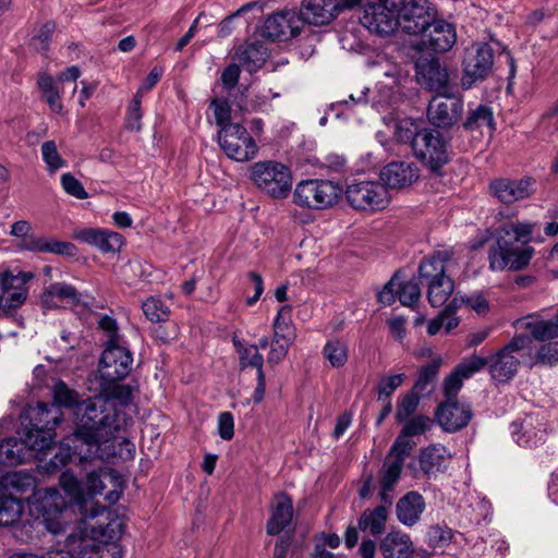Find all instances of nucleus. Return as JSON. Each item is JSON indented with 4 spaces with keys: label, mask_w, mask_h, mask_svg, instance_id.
<instances>
[{
    "label": "nucleus",
    "mask_w": 558,
    "mask_h": 558,
    "mask_svg": "<svg viewBox=\"0 0 558 558\" xmlns=\"http://www.w3.org/2000/svg\"><path fill=\"white\" fill-rule=\"evenodd\" d=\"M135 413L132 386H105L100 395L88 398L78 407L76 427L61 441L47 470L54 472L73 457L81 462L93 458L107 462L133 460L134 442L119 434L132 424Z\"/></svg>",
    "instance_id": "obj_1"
},
{
    "label": "nucleus",
    "mask_w": 558,
    "mask_h": 558,
    "mask_svg": "<svg viewBox=\"0 0 558 558\" xmlns=\"http://www.w3.org/2000/svg\"><path fill=\"white\" fill-rule=\"evenodd\" d=\"M59 484L70 500L52 487L37 492L29 505L31 514L40 520L45 529L53 535L63 533L72 522L74 507L82 514L80 524H83L85 520L95 519L105 511L104 506L93 502L94 496H104L109 505H114L123 492L122 476L107 466L87 473L84 487L69 470L61 473Z\"/></svg>",
    "instance_id": "obj_2"
},
{
    "label": "nucleus",
    "mask_w": 558,
    "mask_h": 558,
    "mask_svg": "<svg viewBox=\"0 0 558 558\" xmlns=\"http://www.w3.org/2000/svg\"><path fill=\"white\" fill-rule=\"evenodd\" d=\"M534 223L517 222L505 225L496 230V245L488 252L492 270H521L526 267L534 254L529 245L534 232Z\"/></svg>",
    "instance_id": "obj_3"
},
{
    "label": "nucleus",
    "mask_w": 558,
    "mask_h": 558,
    "mask_svg": "<svg viewBox=\"0 0 558 558\" xmlns=\"http://www.w3.org/2000/svg\"><path fill=\"white\" fill-rule=\"evenodd\" d=\"M98 325L107 337L98 366L101 384H118L131 373L133 355L119 331L116 319L104 315L99 318Z\"/></svg>",
    "instance_id": "obj_4"
},
{
    "label": "nucleus",
    "mask_w": 558,
    "mask_h": 558,
    "mask_svg": "<svg viewBox=\"0 0 558 558\" xmlns=\"http://www.w3.org/2000/svg\"><path fill=\"white\" fill-rule=\"evenodd\" d=\"M80 401L78 395L70 389L69 386H54L53 402H38L35 408L29 412V427L26 432L34 433V439H41V436H49V450L53 444L56 436L54 427L61 422L62 412L61 407L75 408V413L78 407L84 402Z\"/></svg>",
    "instance_id": "obj_5"
},
{
    "label": "nucleus",
    "mask_w": 558,
    "mask_h": 558,
    "mask_svg": "<svg viewBox=\"0 0 558 558\" xmlns=\"http://www.w3.org/2000/svg\"><path fill=\"white\" fill-rule=\"evenodd\" d=\"M362 0H351V13L369 32L389 36L398 29L399 7L402 0H377L361 5Z\"/></svg>",
    "instance_id": "obj_6"
},
{
    "label": "nucleus",
    "mask_w": 558,
    "mask_h": 558,
    "mask_svg": "<svg viewBox=\"0 0 558 558\" xmlns=\"http://www.w3.org/2000/svg\"><path fill=\"white\" fill-rule=\"evenodd\" d=\"M412 151L429 169L430 181H437L442 167L450 161L449 141L437 129L423 128Z\"/></svg>",
    "instance_id": "obj_7"
},
{
    "label": "nucleus",
    "mask_w": 558,
    "mask_h": 558,
    "mask_svg": "<svg viewBox=\"0 0 558 558\" xmlns=\"http://www.w3.org/2000/svg\"><path fill=\"white\" fill-rule=\"evenodd\" d=\"M342 189L329 180L310 179L299 182L293 191V203L308 209H325L333 206Z\"/></svg>",
    "instance_id": "obj_8"
},
{
    "label": "nucleus",
    "mask_w": 558,
    "mask_h": 558,
    "mask_svg": "<svg viewBox=\"0 0 558 558\" xmlns=\"http://www.w3.org/2000/svg\"><path fill=\"white\" fill-rule=\"evenodd\" d=\"M254 184L274 198H284L292 187V174L288 167L277 161H258L252 166Z\"/></svg>",
    "instance_id": "obj_9"
},
{
    "label": "nucleus",
    "mask_w": 558,
    "mask_h": 558,
    "mask_svg": "<svg viewBox=\"0 0 558 558\" xmlns=\"http://www.w3.org/2000/svg\"><path fill=\"white\" fill-rule=\"evenodd\" d=\"M34 439L33 432H25L24 438L10 437L0 442V464L16 465L31 459L43 460L49 450V436Z\"/></svg>",
    "instance_id": "obj_10"
},
{
    "label": "nucleus",
    "mask_w": 558,
    "mask_h": 558,
    "mask_svg": "<svg viewBox=\"0 0 558 558\" xmlns=\"http://www.w3.org/2000/svg\"><path fill=\"white\" fill-rule=\"evenodd\" d=\"M438 15L437 7L428 0H402L399 7L398 29L407 35L420 37L428 31Z\"/></svg>",
    "instance_id": "obj_11"
},
{
    "label": "nucleus",
    "mask_w": 558,
    "mask_h": 558,
    "mask_svg": "<svg viewBox=\"0 0 558 558\" xmlns=\"http://www.w3.org/2000/svg\"><path fill=\"white\" fill-rule=\"evenodd\" d=\"M107 512V520L108 522L106 524H98L97 526H92L89 529L83 527L82 524L78 523L77 529L80 530V533L76 534L77 537H84L88 539V544L92 548H110L111 551H113L112 547L114 546L117 548V551L120 558H122L121 549L117 542L121 538V536L124 533V520L123 517L119 515L116 511L108 510L105 507V511L102 513ZM83 523V525H85Z\"/></svg>",
    "instance_id": "obj_12"
},
{
    "label": "nucleus",
    "mask_w": 558,
    "mask_h": 558,
    "mask_svg": "<svg viewBox=\"0 0 558 558\" xmlns=\"http://www.w3.org/2000/svg\"><path fill=\"white\" fill-rule=\"evenodd\" d=\"M494 57V49L486 43H475L465 49L461 78L463 88L469 89L476 82L488 77L493 70Z\"/></svg>",
    "instance_id": "obj_13"
},
{
    "label": "nucleus",
    "mask_w": 558,
    "mask_h": 558,
    "mask_svg": "<svg viewBox=\"0 0 558 558\" xmlns=\"http://www.w3.org/2000/svg\"><path fill=\"white\" fill-rule=\"evenodd\" d=\"M32 225L27 220L15 221L11 226L10 234L22 239L21 247L32 253H49L56 255L74 256L76 247L65 241H59L51 236H38L31 234Z\"/></svg>",
    "instance_id": "obj_14"
},
{
    "label": "nucleus",
    "mask_w": 558,
    "mask_h": 558,
    "mask_svg": "<svg viewBox=\"0 0 558 558\" xmlns=\"http://www.w3.org/2000/svg\"><path fill=\"white\" fill-rule=\"evenodd\" d=\"M218 142L225 154L235 161L253 159L258 150L257 144L247 130L241 125L228 124L218 132Z\"/></svg>",
    "instance_id": "obj_15"
},
{
    "label": "nucleus",
    "mask_w": 558,
    "mask_h": 558,
    "mask_svg": "<svg viewBox=\"0 0 558 558\" xmlns=\"http://www.w3.org/2000/svg\"><path fill=\"white\" fill-rule=\"evenodd\" d=\"M464 104L461 97L446 92L437 93L427 107V118L436 129L449 130L462 119Z\"/></svg>",
    "instance_id": "obj_16"
},
{
    "label": "nucleus",
    "mask_w": 558,
    "mask_h": 558,
    "mask_svg": "<svg viewBox=\"0 0 558 558\" xmlns=\"http://www.w3.org/2000/svg\"><path fill=\"white\" fill-rule=\"evenodd\" d=\"M460 386H445L447 400L439 404L436 421L446 432L453 433L465 427L472 418V410L465 402L453 399Z\"/></svg>",
    "instance_id": "obj_17"
},
{
    "label": "nucleus",
    "mask_w": 558,
    "mask_h": 558,
    "mask_svg": "<svg viewBox=\"0 0 558 558\" xmlns=\"http://www.w3.org/2000/svg\"><path fill=\"white\" fill-rule=\"evenodd\" d=\"M31 279H33V275L31 272H0L1 311L9 314L24 304L28 294L27 283Z\"/></svg>",
    "instance_id": "obj_18"
},
{
    "label": "nucleus",
    "mask_w": 558,
    "mask_h": 558,
    "mask_svg": "<svg viewBox=\"0 0 558 558\" xmlns=\"http://www.w3.org/2000/svg\"><path fill=\"white\" fill-rule=\"evenodd\" d=\"M536 180L530 175L520 179L497 178L489 183L492 195L506 205L531 197L536 192Z\"/></svg>",
    "instance_id": "obj_19"
},
{
    "label": "nucleus",
    "mask_w": 558,
    "mask_h": 558,
    "mask_svg": "<svg viewBox=\"0 0 558 558\" xmlns=\"http://www.w3.org/2000/svg\"><path fill=\"white\" fill-rule=\"evenodd\" d=\"M457 43V31L452 23L444 19H437L430 24L428 31H425L416 43V49L420 51H429L434 53H445L449 51Z\"/></svg>",
    "instance_id": "obj_20"
},
{
    "label": "nucleus",
    "mask_w": 558,
    "mask_h": 558,
    "mask_svg": "<svg viewBox=\"0 0 558 558\" xmlns=\"http://www.w3.org/2000/svg\"><path fill=\"white\" fill-rule=\"evenodd\" d=\"M389 203L386 186L374 181H351V207L359 210H380Z\"/></svg>",
    "instance_id": "obj_21"
},
{
    "label": "nucleus",
    "mask_w": 558,
    "mask_h": 558,
    "mask_svg": "<svg viewBox=\"0 0 558 558\" xmlns=\"http://www.w3.org/2000/svg\"><path fill=\"white\" fill-rule=\"evenodd\" d=\"M415 75L417 83L430 92L442 93L448 89L449 74L437 57H418L415 61Z\"/></svg>",
    "instance_id": "obj_22"
},
{
    "label": "nucleus",
    "mask_w": 558,
    "mask_h": 558,
    "mask_svg": "<svg viewBox=\"0 0 558 558\" xmlns=\"http://www.w3.org/2000/svg\"><path fill=\"white\" fill-rule=\"evenodd\" d=\"M89 545L88 539L77 537L76 533H71L65 539V548L49 550L39 558H120L114 546L111 551L110 548L97 549Z\"/></svg>",
    "instance_id": "obj_23"
},
{
    "label": "nucleus",
    "mask_w": 558,
    "mask_h": 558,
    "mask_svg": "<svg viewBox=\"0 0 558 558\" xmlns=\"http://www.w3.org/2000/svg\"><path fill=\"white\" fill-rule=\"evenodd\" d=\"M513 440L521 447L533 448L547 438L546 421L538 414H531L510 426Z\"/></svg>",
    "instance_id": "obj_24"
},
{
    "label": "nucleus",
    "mask_w": 558,
    "mask_h": 558,
    "mask_svg": "<svg viewBox=\"0 0 558 558\" xmlns=\"http://www.w3.org/2000/svg\"><path fill=\"white\" fill-rule=\"evenodd\" d=\"M75 367L76 362L72 355L59 359L45 356L44 362L34 367L33 376L38 384H65Z\"/></svg>",
    "instance_id": "obj_25"
},
{
    "label": "nucleus",
    "mask_w": 558,
    "mask_h": 558,
    "mask_svg": "<svg viewBox=\"0 0 558 558\" xmlns=\"http://www.w3.org/2000/svg\"><path fill=\"white\" fill-rule=\"evenodd\" d=\"M451 461L450 451L440 444H433L422 448L418 457V469L414 470V477H436L448 468Z\"/></svg>",
    "instance_id": "obj_26"
},
{
    "label": "nucleus",
    "mask_w": 558,
    "mask_h": 558,
    "mask_svg": "<svg viewBox=\"0 0 558 558\" xmlns=\"http://www.w3.org/2000/svg\"><path fill=\"white\" fill-rule=\"evenodd\" d=\"M299 14L293 10H283L270 15L264 23V36L271 40H284L298 34Z\"/></svg>",
    "instance_id": "obj_27"
},
{
    "label": "nucleus",
    "mask_w": 558,
    "mask_h": 558,
    "mask_svg": "<svg viewBox=\"0 0 558 558\" xmlns=\"http://www.w3.org/2000/svg\"><path fill=\"white\" fill-rule=\"evenodd\" d=\"M420 177L418 168L413 162L392 161L380 171V180L387 187L404 189L411 186Z\"/></svg>",
    "instance_id": "obj_28"
},
{
    "label": "nucleus",
    "mask_w": 558,
    "mask_h": 558,
    "mask_svg": "<svg viewBox=\"0 0 558 558\" xmlns=\"http://www.w3.org/2000/svg\"><path fill=\"white\" fill-rule=\"evenodd\" d=\"M339 11L338 0H303L299 17L307 24L325 25L332 21Z\"/></svg>",
    "instance_id": "obj_29"
},
{
    "label": "nucleus",
    "mask_w": 558,
    "mask_h": 558,
    "mask_svg": "<svg viewBox=\"0 0 558 558\" xmlns=\"http://www.w3.org/2000/svg\"><path fill=\"white\" fill-rule=\"evenodd\" d=\"M75 238L98 247L104 253L119 252L124 244L122 234L108 229L84 228L75 233Z\"/></svg>",
    "instance_id": "obj_30"
},
{
    "label": "nucleus",
    "mask_w": 558,
    "mask_h": 558,
    "mask_svg": "<svg viewBox=\"0 0 558 558\" xmlns=\"http://www.w3.org/2000/svg\"><path fill=\"white\" fill-rule=\"evenodd\" d=\"M293 519V501L286 494H278L274 498L270 518L266 531L269 535H278L284 531Z\"/></svg>",
    "instance_id": "obj_31"
},
{
    "label": "nucleus",
    "mask_w": 558,
    "mask_h": 558,
    "mask_svg": "<svg viewBox=\"0 0 558 558\" xmlns=\"http://www.w3.org/2000/svg\"><path fill=\"white\" fill-rule=\"evenodd\" d=\"M379 551L384 558H412L414 545L407 533L390 531L381 538Z\"/></svg>",
    "instance_id": "obj_32"
},
{
    "label": "nucleus",
    "mask_w": 558,
    "mask_h": 558,
    "mask_svg": "<svg viewBox=\"0 0 558 558\" xmlns=\"http://www.w3.org/2000/svg\"><path fill=\"white\" fill-rule=\"evenodd\" d=\"M80 302V294L76 289L64 282L50 284L41 295V303L45 308H63L75 305Z\"/></svg>",
    "instance_id": "obj_33"
},
{
    "label": "nucleus",
    "mask_w": 558,
    "mask_h": 558,
    "mask_svg": "<svg viewBox=\"0 0 558 558\" xmlns=\"http://www.w3.org/2000/svg\"><path fill=\"white\" fill-rule=\"evenodd\" d=\"M424 510V498L417 492H409L399 499L396 506L397 518L405 526H413L416 524Z\"/></svg>",
    "instance_id": "obj_34"
},
{
    "label": "nucleus",
    "mask_w": 558,
    "mask_h": 558,
    "mask_svg": "<svg viewBox=\"0 0 558 558\" xmlns=\"http://www.w3.org/2000/svg\"><path fill=\"white\" fill-rule=\"evenodd\" d=\"M465 131H483L485 128L493 134L496 131V123L493 109L487 105H477L468 110L466 117L462 122Z\"/></svg>",
    "instance_id": "obj_35"
},
{
    "label": "nucleus",
    "mask_w": 558,
    "mask_h": 558,
    "mask_svg": "<svg viewBox=\"0 0 558 558\" xmlns=\"http://www.w3.org/2000/svg\"><path fill=\"white\" fill-rule=\"evenodd\" d=\"M489 373L492 377L499 383H507L517 373L519 360L512 354L499 351L495 356L488 360Z\"/></svg>",
    "instance_id": "obj_36"
},
{
    "label": "nucleus",
    "mask_w": 558,
    "mask_h": 558,
    "mask_svg": "<svg viewBox=\"0 0 558 558\" xmlns=\"http://www.w3.org/2000/svg\"><path fill=\"white\" fill-rule=\"evenodd\" d=\"M37 86L40 92L41 100L48 104L52 112L61 114L63 105L61 102V90L58 82L48 73L43 72L38 74Z\"/></svg>",
    "instance_id": "obj_37"
},
{
    "label": "nucleus",
    "mask_w": 558,
    "mask_h": 558,
    "mask_svg": "<svg viewBox=\"0 0 558 558\" xmlns=\"http://www.w3.org/2000/svg\"><path fill=\"white\" fill-rule=\"evenodd\" d=\"M402 468V461L395 460L389 457L386 458L380 480V496L383 501L386 504L390 505L392 502V496L389 493L393 489L395 485L399 481Z\"/></svg>",
    "instance_id": "obj_38"
},
{
    "label": "nucleus",
    "mask_w": 558,
    "mask_h": 558,
    "mask_svg": "<svg viewBox=\"0 0 558 558\" xmlns=\"http://www.w3.org/2000/svg\"><path fill=\"white\" fill-rule=\"evenodd\" d=\"M487 364V359L472 355L470 359L463 360L458 364L445 378L442 384H462L463 380L471 378L473 374L482 369Z\"/></svg>",
    "instance_id": "obj_39"
},
{
    "label": "nucleus",
    "mask_w": 558,
    "mask_h": 558,
    "mask_svg": "<svg viewBox=\"0 0 558 558\" xmlns=\"http://www.w3.org/2000/svg\"><path fill=\"white\" fill-rule=\"evenodd\" d=\"M274 338L278 340L293 342L295 339V328L292 323V308L290 305H282L274 320Z\"/></svg>",
    "instance_id": "obj_40"
},
{
    "label": "nucleus",
    "mask_w": 558,
    "mask_h": 558,
    "mask_svg": "<svg viewBox=\"0 0 558 558\" xmlns=\"http://www.w3.org/2000/svg\"><path fill=\"white\" fill-rule=\"evenodd\" d=\"M387 517L388 513L385 506L367 509L359 520V527L364 532L368 531L373 535H378L385 529Z\"/></svg>",
    "instance_id": "obj_41"
},
{
    "label": "nucleus",
    "mask_w": 558,
    "mask_h": 558,
    "mask_svg": "<svg viewBox=\"0 0 558 558\" xmlns=\"http://www.w3.org/2000/svg\"><path fill=\"white\" fill-rule=\"evenodd\" d=\"M24 512L22 501L12 496H0V526H10L20 521Z\"/></svg>",
    "instance_id": "obj_42"
},
{
    "label": "nucleus",
    "mask_w": 558,
    "mask_h": 558,
    "mask_svg": "<svg viewBox=\"0 0 558 558\" xmlns=\"http://www.w3.org/2000/svg\"><path fill=\"white\" fill-rule=\"evenodd\" d=\"M418 277L427 286L434 281L449 278L446 275V262L436 256L422 260L418 267Z\"/></svg>",
    "instance_id": "obj_43"
},
{
    "label": "nucleus",
    "mask_w": 558,
    "mask_h": 558,
    "mask_svg": "<svg viewBox=\"0 0 558 558\" xmlns=\"http://www.w3.org/2000/svg\"><path fill=\"white\" fill-rule=\"evenodd\" d=\"M525 327L530 331L531 337L537 341L558 338V313L548 320L536 319L529 322Z\"/></svg>",
    "instance_id": "obj_44"
},
{
    "label": "nucleus",
    "mask_w": 558,
    "mask_h": 558,
    "mask_svg": "<svg viewBox=\"0 0 558 558\" xmlns=\"http://www.w3.org/2000/svg\"><path fill=\"white\" fill-rule=\"evenodd\" d=\"M454 291V282L449 277L440 281H434L427 286V300L430 306L440 307L446 304Z\"/></svg>",
    "instance_id": "obj_45"
},
{
    "label": "nucleus",
    "mask_w": 558,
    "mask_h": 558,
    "mask_svg": "<svg viewBox=\"0 0 558 558\" xmlns=\"http://www.w3.org/2000/svg\"><path fill=\"white\" fill-rule=\"evenodd\" d=\"M34 486V477L24 471H11L0 477V489L24 493Z\"/></svg>",
    "instance_id": "obj_46"
},
{
    "label": "nucleus",
    "mask_w": 558,
    "mask_h": 558,
    "mask_svg": "<svg viewBox=\"0 0 558 558\" xmlns=\"http://www.w3.org/2000/svg\"><path fill=\"white\" fill-rule=\"evenodd\" d=\"M143 313L146 318L153 323H166L171 310L169 305L159 296H149L142 304Z\"/></svg>",
    "instance_id": "obj_47"
},
{
    "label": "nucleus",
    "mask_w": 558,
    "mask_h": 558,
    "mask_svg": "<svg viewBox=\"0 0 558 558\" xmlns=\"http://www.w3.org/2000/svg\"><path fill=\"white\" fill-rule=\"evenodd\" d=\"M422 130L415 120L407 118L396 123L393 136L399 143L409 144L413 149Z\"/></svg>",
    "instance_id": "obj_48"
},
{
    "label": "nucleus",
    "mask_w": 558,
    "mask_h": 558,
    "mask_svg": "<svg viewBox=\"0 0 558 558\" xmlns=\"http://www.w3.org/2000/svg\"><path fill=\"white\" fill-rule=\"evenodd\" d=\"M268 57L267 48L260 43L248 45L240 54V60L246 70L254 72L262 68Z\"/></svg>",
    "instance_id": "obj_49"
},
{
    "label": "nucleus",
    "mask_w": 558,
    "mask_h": 558,
    "mask_svg": "<svg viewBox=\"0 0 558 558\" xmlns=\"http://www.w3.org/2000/svg\"><path fill=\"white\" fill-rule=\"evenodd\" d=\"M238 352L240 354L241 365L244 368L247 367V366L255 367L256 368V373H257L258 384H264L265 377H264V374H263V371H262L264 359H263V355L259 354V352H258V347H255V345H248V347L239 345L238 347Z\"/></svg>",
    "instance_id": "obj_50"
},
{
    "label": "nucleus",
    "mask_w": 558,
    "mask_h": 558,
    "mask_svg": "<svg viewBox=\"0 0 558 558\" xmlns=\"http://www.w3.org/2000/svg\"><path fill=\"white\" fill-rule=\"evenodd\" d=\"M398 300L403 306L414 308L421 299V288L417 281H397Z\"/></svg>",
    "instance_id": "obj_51"
},
{
    "label": "nucleus",
    "mask_w": 558,
    "mask_h": 558,
    "mask_svg": "<svg viewBox=\"0 0 558 558\" xmlns=\"http://www.w3.org/2000/svg\"><path fill=\"white\" fill-rule=\"evenodd\" d=\"M41 157L50 173H54L59 169L65 168L66 161L61 157L58 151L54 141H46L40 147Z\"/></svg>",
    "instance_id": "obj_52"
},
{
    "label": "nucleus",
    "mask_w": 558,
    "mask_h": 558,
    "mask_svg": "<svg viewBox=\"0 0 558 558\" xmlns=\"http://www.w3.org/2000/svg\"><path fill=\"white\" fill-rule=\"evenodd\" d=\"M324 353L335 367L344 365L348 357L345 343L338 339L329 340L325 345Z\"/></svg>",
    "instance_id": "obj_53"
},
{
    "label": "nucleus",
    "mask_w": 558,
    "mask_h": 558,
    "mask_svg": "<svg viewBox=\"0 0 558 558\" xmlns=\"http://www.w3.org/2000/svg\"><path fill=\"white\" fill-rule=\"evenodd\" d=\"M142 98L140 95H134L126 110L125 128L130 131L140 132L142 129Z\"/></svg>",
    "instance_id": "obj_54"
},
{
    "label": "nucleus",
    "mask_w": 558,
    "mask_h": 558,
    "mask_svg": "<svg viewBox=\"0 0 558 558\" xmlns=\"http://www.w3.org/2000/svg\"><path fill=\"white\" fill-rule=\"evenodd\" d=\"M416 444L412 438L400 433L387 457L404 462V459L410 456Z\"/></svg>",
    "instance_id": "obj_55"
},
{
    "label": "nucleus",
    "mask_w": 558,
    "mask_h": 558,
    "mask_svg": "<svg viewBox=\"0 0 558 558\" xmlns=\"http://www.w3.org/2000/svg\"><path fill=\"white\" fill-rule=\"evenodd\" d=\"M420 402V395L414 389L405 393L398 403L397 418L407 420L414 413Z\"/></svg>",
    "instance_id": "obj_56"
},
{
    "label": "nucleus",
    "mask_w": 558,
    "mask_h": 558,
    "mask_svg": "<svg viewBox=\"0 0 558 558\" xmlns=\"http://www.w3.org/2000/svg\"><path fill=\"white\" fill-rule=\"evenodd\" d=\"M459 308L458 296L454 295L453 299L445 306V308L427 325V333L429 336H435L439 332L441 327L445 324L446 316H450V314H456V311Z\"/></svg>",
    "instance_id": "obj_57"
},
{
    "label": "nucleus",
    "mask_w": 558,
    "mask_h": 558,
    "mask_svg": "<svg viewBox=\"0 0 558 558\" xmlns=\"http://www.w3.org/2000/svg\"><path fill=\"white\" fill-rule=\"evenodd\" d=\"M61 186L66 194L77 199H85L88 197V193L84 189L83 184L70 172L61 175Z\"/></svg>",
    "instance_id": "obj_58"
},
{
    "label": "nucleus",
    "mask_w": 558,
    "mask_h": 558,
    "mask_svg": "<svg viewBox=\"0 0 558 558\" xmlns=\"http://www.w3.org/2000/svg\"><path fill=\"white\" fill-rule=\"evenodd\" d=\"M210 108H213L214 110L216 123L220 129L225 128L228 124H233L232 122H230L231 107L228 100L214 98L210 101Z\"/></svg>",
    "instance_id": "obj_59"
},
{
    "label": "nucleus",
    "mask_w": 558,
    "mask_h": 558,
    "mask_svg": "<svg viewBox=\"0 0 558 558\" xmlns=\"http://www.w3.org/2000/svg\"><path fill=\"white\" fill-rule=\"evenodd\" d=\"M442 357L437 356L423 365L418 371L417 379L414 384H430L437 379L440 366L442 365Z\"/></svg>",
    "instance_id": "obj_60"
},
{
    "label": "nucleus",
    "mask_w": 558,
    "mask_h": 558,
    "mask_svg": "<svg viewBox=\"0 0 558 558\" xmlns=\"http://www.w3.org/2000/svg\"><path fill=\"white\" fill-rule=\"evenodd\" d=\"M157 325L151 328L153 337L162 342L169 343L178 337V326L169 319L166 323H156Z\"/></svg>",
    "instance_id": "obj_61"
},
{
    "label": "nucleus",
    "mask_w": 558,
    "mask_h": 558,
    "mask_svg": "<svg viewBox=\"0 0 558 558\" xmlns=\"http://www.w3.org/2000/svg\"><path fill=\"white\" fill-rule=\"evenodd\" d=\"M56 29L53 22L45 23L38 31V33L32 38V46L37 51H46L51 41L52 34Z\"/></svg>",
    "instance_id": "obj_62"
},
{
    "label": "nucleus",
    "mask_w": 558,
    "mask_h": 558,
    "mask_svg": "<svg viewBox=\"0 0 558 558\" xmlns=\"http://www.w3.org/2000/svg\"><path fill=\"white\" fill-rule=\"evenodd\" d=\"M558 362V342L541 345L535 355V364L551 365Z\"/></svg>",
    "instance_id": "obj_63"
},
{
    "label": "nucleus",
    "mask_w": 558,
    "mask_h": 558,
    "mask_svg": "<svg viewBox=\"0 0 558 558\" xmlns=\"http://www.w3.org/2000/svg\"><path fill=\"white\" fill-rule=\"evenodd\" d=\"M430 425V420L423 415H417L407 422L401 433L410 438L423 434Z\"/></svg>",
    "instance_id": "obj_64"
}]
</instances>
